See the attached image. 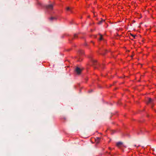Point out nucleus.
<instances>
[{
  "mask_svg": "<svg viewBox=\"0 0 156 156\" xmlns=\"http://www.w3.org/2000/svg\"><path fill=\"white\" fill-rule=\"evenodd\" d=\"M105 21V20H101L99 21L98 23V24H101L102 22H104Z\"/></svg>",
  "mask_w": 156,
  "mask_h": 156,
  "instance_id": "obj_8",
  "label": "nucleus"
},
{
  "mask_svg": "<svg viewBox=\"0 0 156 156\" xmlns=\"http://www.w3.org/2000/svg\"><path fill=\"white\" fill-rule=\"evenodd\" d=\"M92 62L93 64V66L94 67L95 69H96L97 68L96 66L98 64V63L97 61L95 60H92Z\"/></svg>",
  "mask_w": 156,
  "mask_h": 156,
  "instance_id": "obj_2",
  "label": "nucleus"
},
{
  "mask_svg": "<svg viewBox=\"0 0 156 156\" xmlns=\"http://www.w3.org/2000/svg\"><path fill=\"white\" fill-rule=\"evenodd\" d=\"M122 144V143L121 142H119L116 143V145L118 147H120Z\"/></svg>",
  "mask_w": 156,
  "mask_h": 156,
  "instance_id": "obj_6",
  "label": "nucleus"
},
{
  "mask_svg": "<svg viewBox=\"0 0 156 156\" xmlns=\"http://www.w3.org/2000/svg\"><path fill=\"white\" fill-rule=\"evenodd\" d=\"M81 71L82 69L78 67H76L75 68V71L78 74H80L81 73Z\"/></svg>",
  "mask_w": 156,
  "mask_h": 156,
  "instance_id": "obj_3",
  "label": "nucleus"
},
{
  "mask_svg": "<svg viewBox=\"0 0 156 156\" xmlns=\"http://www.w3.org/2000/svg\"><path fill=\"white\" fill-rule=\"evenodd\" d=\"M91 42H92L93 44H94V43L92 41H91Z\"/></svg>",
  "mask_w": 156,
  "mask_h": 156,
  "instance_id": "obj_17",
  "label": "nucleus"
},
{
  "mask_svg": "<svg viewBox=\"0 0 156 156\" xmlns=\"http://www.w3.org/2000/svg\"><path fill=\"white\" fill-rule=\"evenodd\" d=\"M49 19L51 20H56V18L55 17H51Z\"/></svg>",
  "mask_w": 156,
  "mask_h": 156,
  "instance_id": "obj_9",
  "label": "nucleus"
},
{
  "mask_svg": "<svg viewBox=\"0 0 156 156\" xmlns=\"http://www.w3.org/2000/svg\"><path fill=\"white\" fill-rule=\"evenodd\" d=\"M101 138L98 137H97L95 139V142L96 144H98L100 141Z\"/></svg>",
  "mask_w": 156,
  "mask_h": 156,
  "instance_id": "obj_5",
  "label": "nucleus"
},
{
  "mask_svg": "<svg viewBox=\"0 0 156 156\" xmlns=\"http://www.w3.org/2000/svg\"><path fill=\"white\" fill-rule=\"evenodd\" d=\"M134 146L135 147H136V145H134Z\"/></svg>",
  "mask_w": 156,
  "mask_h": 156,
  "instance_id": "obj_16",
  "label": "nucleus"
},
{
  "mask_svg": "<svg viewBox=\"0 0 156 156\" xmlns=\"http://www.w3.org/2000/svg\"><path fill=\"white\" fill-rule=\"evenodd\" d=\"M130 35L133 37L134 38H135V37H136V35H134L131 34H130Z\"/></svg>",
  "mask_w": 156,
  "mask_h": 156,
  "instance_id": "obj_12",
  "label": "nucleus"
},
{
  "mask_svg": "<svg viewBox=\"0 0 156 156\" xmlns=\"http://www.w3.org/2000/svg\"><path fill=\"white\" fill-rule=\"evenodd\" d=\"M84 53L83 51L82 50H80L79 52V54L80 55H83Z\"/></svg>",
  "mask_w": 156,
  "mask_h": 156,
  "instance_id": "obj_7",
  "label": "nucleus"
},
{
  "mask_svg": "<svg viewBox=\"0 0 156 156\" xmlns=\"http://www.w3.org/2000/svg\"><path fill=\"white\" fill-rule=\"evenodd\" d=\"M46 8L50 10H52L53 9V5L52 4H50L46 5Z\"/></svg>",
  "mask_w": 156,
  "mask_h": 156,
  "instance_id": "obj_4",
  "label": "nucleus"
},
{
  "mask_svg": "<svg viewBox=\"0 0 156 156\" xmlns=\"http://www.w3.org/2000/svg\"><path fill=\"white\" fill-rule=\"evenodd\" d=\"M77 37V34H75L74 35V38H76Z\"/></svg>",
  "mask_w": 156,
  "mask_h": 156,
  "instance_id": "obj_13",
  "label": "nucleus"
},
{
  "mask_svg": "<svg viewBox=\"0 0 156 156\" xmlns=\"http://www.w3.org/2000/svg\"><path fill=\"white\" fill-rule=\"evenodd\" d=\"M66 10L67 11H69L71 12H72V11L71 10L70 8L69 7H67L66 8Z\"/></svg>",
  "mask_w": 156,
  "mask_h": 156,
  "instance_id": "obj_10",
  "label": "nucleus"
},
{
  "mask_svg": "<svg viewBox=\"0 0 156 156\" xmlns=\"http://www.w3.org/2000/svg\"><path fill=\"white\" fill-rule=\"evenodd\" d=\"M100 37L99 38L100 40H102V35L100 34Z\"/></svg>",
  "mask_w": 156,
  "mask_h": 156,
  "instance_id": "obj_11",
  "label": "nucleus"
},
{
  "mask_svg": "<svg viewBox=\"0 0 156 156\" xmlns=\"http://www.w3.org/2000/svg\"><path fill=\"white\" fill-rule=\"evenodd\" d=\"M79 59H80L79 60V61H80V58H79Z\"/></svg>",
  "mask_w": 156,
  "mask_h": 156,
  "instance_id": "obj_14",
  "label": "nucleus"
},
{
  "mask_svg": "<svg viewBox=\"0 0 156 156\" xmlns=\"http://www.w3.org/2000/svg\"><path fill=\"white\" fill-rule=\"evenodd\" d=\"M155 101L154 100L152 99L151 98H149L148 101L147 102V104H150L151 105V107L152 108Z\"/></svg>",
  "mask_w": 156,
  "mask_h": 156,
  "instance_id": "obj_1",
  "label": "nucleus"
},
{
  "mask_svg": "<svg viewBox=\"0 0 156 156\" xmlns=\"http://www.w3.org/2000/svg\"><path fill=\"white\" fill-rule=\"evenodd\" d=\"M105 54L104 53L102 54V55H104Z\"/></svg>",
  "mask_w": 156,
  "mask_h": 156,
  "instance_id": "obj_15",
  "label": "nucleus"
}]
</instances>
